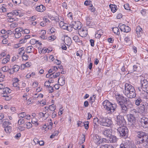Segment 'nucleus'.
<instances>
[{
  "instance_id": "obj_19",
  "label": "nucleus",
  "mask_w": 148,
  "mask_h": 148,
  "mask_svg": "<svg viewBox=\"0 0 148 148\" xmlns=\"http://www.w3.org/2000/svg\"><path fill=\"white\" fill-rule=\"evenodd\" d=\"M45 7L42 5H40L37 6L36 10L39 12H42L45 10Z\"/></svg>"
},
{
  "instance_id": "obj_39",
  "label": "nucleus",
  "mask_w": 148,
  "mask_h": 148,
  "mask_svg": "<svg viewBox=\"0 0 148 148\" xmlns=\"http://www.w3.org/2000/svg\"><path fill=\"white\" fill-rule=\"evenodd\" d=\"M133 70L131 71H129L128 73H132L134 71H137L138 70V66L136 65H134L133 66Z\"/></svg>"
},
{
  "instance_id": "obj_31",
  "label": "nucleus",
  "mask_w": 148,
  "mask_h": 148,
  "mask_svg": "<svg viewBox=\"0 0 148 148\" xmlns=\"http://www.w3.org/2000/svg\"><path fill=\"white\" fill-rule=\"evenodd\" d=\"M119 148H129V145L126 142L120 145Z\"/></svg>"
},
{
  "instance_id": "obj_14",
  "label": "nucleus",
  "mask_w": 148,
  "mask_h": 148,
  "mask_svg": "<svg viewBox=\"0 0 148 148\" xmlns=\"http://www.w3.org/2000/svg\"><path fill=\"white\" fill-rule=\"evenodd\" d=\"M127 116L129 122L132 123V125H134V123L136 121L135 116L130 114L127 115Z\"/></svg>"
},
{
  "instance_id": "obj_23",
  "label": "nucleus",
  "mask_w": 148,
  "mask_h": 148,
  "mask_svg": "<svg viewBox=\"0 0 148 148\" xmlns=\"http://www.w3.org/2000/svg\"><path fill=\"white\" fill-rule=\"evenodd\" d=\"M135 100V104L137 106H139L141 105L142 103L143 100L140 97H138L136 98Z\"/></svg>"
},
{
  "instance_id": "obj_52",
  "label": "nucleus",
  "mask_w": 148,
  "mask_h": 148,
  "mask_svg": "<svg viewBox=\"0 0 148 148\" xmlns=\"http://www.w3.org/2000/svg\"><path fill=\"white\" fill-rule=\"evenodd\" d=\"M25 122V121L23 119L21 118L19 119L18 121V123L19 125L23 124Z\"/></svg>"
},
{
  "instance_id": "obj_59",
  "label": "nucleus",
  "mask_w": 148,
  "mask_h": 148,
  "mask_svg": "<svg viewBox=\"0 0 148 148\" xmlns=\"http://www.w3.org/2000/svg\"><path fill=\"white\" fill-rule=\"evenodd\" d=\"M58 134V132L57 131L55 132L50 136V138H53L55 136H57Z\"/></svg>"
},
{
  "instance_id": "obj_40",
  "label": "nucleus",
  "mask_w": 148,
  "mask_h": 148,
  "mask_svg": "<svg viewBox=\"0 0 148 148\" xmlns=\"http://www.w3.org/2000/svg\"><path fill=\"white\" fill-rule=\"evenodd\" d=\"M73 40L75 42H79L81 41L79 37L77 36H74L73 37Z\"/></svg>"
},
{
  "instance_id": "obj_32",
  "label": "nucleus",
  "mask_w": 148,
  "mask_h": 148,
  "mask_svg": "<svg viewBox=\"0 0 148 148\" xmlns=\"http://www.w3.org/2000/svg\"><path fill=\"white\" fill-rule=\"evenodd\" d=\"M3 122L2 123V126L4 128L8 126V125L11 124L9 122L5 121H4V120H3Z\"/></svg>"
},
{
  "instance_id": "obj_64",
  "label": "nucleus",
  "mask_w": 148,
  "mask_h": 148,
  "mask_svg": "<svg viewBox=\"0 0 148 148\" xmlns=\"http://www.w3.org/2000/svg\"><path fill=\"white\" fill-rule=\"evenodd\" d=\"M27 42V41L23 37V38H22L21 40L19 41V42L20 43H23L26 42Z\"/></svg>"
},
{
  "instance_id": "obj_56",
  "label": "nucleus",
  "mask_w": 148,
  "mask_h": 148,
  "mask_svg": "<svg viewBox=\"0 0 148 148\" xmlns=\"http://www.w3.org/2000/svg\"><path fill=\"white\" fill-rule=\"evenodd\" d=\"M51 82H50V80H49L48 81H46L45 83L44 86H46L47 88H49V86H50V84Z\"/></svg>"
},
{
  "instance_id": "obj_6",
  "label": "nucleus",
  "mask_w": 148,
  "mask_h": 148,
  "mask_svg": "<svg viewBox=\"0 0 148 148\" xmlns=\"http://www.w3.org/2000/svg\"><path fill=\"white\" fill-rule=\"evenodd\" d=\"M120 112L119 114H126L128 112L129 109L131 108L133 106L132 103L130 102V103L119 106Z\"/></svg>"
},
{
  "instance_id": "obj_46",
  "label": "nucleus",
  "mask_w": 148,
  "mask_h": 148,
  "mask_svg": "<svg viewBox=\"0 0 148 148\" xmlns=\"http://www.w3.org/2000/svg\"><path fill=\"white\" fill-rule=\"evenodd\" d=\"M37 42H38V41H37L34 39H32L30 41V43L32 45H34L36 43H37Z\"/></svg>"
},
{
  "instance_id": "obj_12",
  "label": "nucleus",
  "mask_w": 148,
  "mask_h": 148,
  "mask_svg": "<svg viewBox=\"0 0 148 148\" xmlns=\"http://www.w3.org/2000/svg\"><path fill=\"white\" fill-rule=\"evenodd\" d=\"M140 122L142 126L144 128L148 127V118L146 117H143L140 119Z\"/></svg>"
},
{
  "instance_id": "obj_27",
  "label": "nucleus",
  "mask_w": 148,
  "mask_h": 148,
  "mask_svg": "<svg viewBox=\"0 0 148 148\" xmlns=\"http://www.w3.org/2000/svg\"><path fill=\"white\" fill-rule=\"evenodd\" d=\"M110 8L111 9L112 12L113 13L115 12L117 10L116 8H117L116 5H115L110 4L109 5Z\"/></svg>"
},
{
  "instance_id": "obj_20",
  "label": "nucleus",
  "mask_w": 148,
  "mask_h": 148,
  "mask_svg": "<svg viewBox=\"0 0 148 148\" xmlns=\"http://www.w3.org/2000/svg\"><path fill=\"white\" fill-rule=\"evenodd\" d=\"M99 119L97 118L94 119L93 120L94 128L96 129L99 126L98 124L99 123Z\"/></svg>"
},
{
  "instance_id": "obj_33",
  "label": "nucleus",
  "mask_w": 148,
  "mask_h": 148,
  "mask_svg": "<svg viewBox=\"0 0 148 148\" xmlns=\"http://www.w3.org/2000/svg\"><path fill=\"white\" fill-rule=\"evenodd\" d=\"M32 123L36 126H38L39 125V123L38 122V120L35 118H34L32 119Z\"/></svg>"
},
{
  "instance_id": "obj_57",
  "label": "nucleus",
  "mask_w": 148,
  "mask_h": 148,
  "mask_svg": "<svg viewBox=\"0 0 148 148\" xmlns=\"http://www.w3.org/2000/svg\"><path fill=\"white\" fill-rule=\"evenodd\" d=\"M19 81L18 79H16V81H15V82H14L12 85L14 87H17L18 86V82Z\"/></svg>"
},
{
  "instance_id": "obj_36",
  "label": "nucleus",
  "mask_w": 148,
  "mask_h": 148,
  "mask_svg": "<svg viewBox=\"0 0 148 148\" xmlns=\"http://www.w3.org/2000/svg\"><path fill=\"white\" fill-rule=\"evenodd\" d=\"M26 116V113L24 112H22L19 113L18 114V116L19 118H25V116Z\"/></svg>"
},
{
  "instance_id": "obj_55",
  "label": "nucleus",
  "mask_w": 148,
  "mask_h": 148,
  "mask_svg": "<svg viewBox=\"0 0 148 148\" xmlns=\"http://www.w3.org/2000/svg\"><path fill=\"white\" fill-rule=\"evenodd\" d=\"M124 7L125 10H130V5L128 3H127L124 5Z\"/></svg>"
},
{
  "instance_id": "obj_29",
  "label": "nucleus",
  "mask_w": 148,
  "mask_h": 148,
  "mask_svg": "<svg viewBox=\"0 0 148 148\" xmlns=\"http://www.w3.org/2000/svg\"><path fill=\"white\" fill-rule=\"evenodd\" d=\"M33 48V47L32 46H28L26 48V51L27 53H31L32 51Z\"/></svg>"
},
{
  "instance_id": "obj_51",
  "label": "nucleus",
  "mask_w": 148,
  "mask_h": 148,
  "mask_svg": "<svg viewBox=\"0 0 148 148\" xmlns=\"http://www.w3.org/2000/svg\"><path fill=\"white\" fill-rule=\"evenodd\" d=\"M137 129L140 127V124L138 122L136 123L135 122L134 123V125H133Z\"/></svg>"
},
{
  "instance_id": "obj_28",
  "label": "nucleus",
  "mask_w": 148,
  "mask_h": 148,
  "mask_svg": "<svg viewBox=\"0 0 148 148\" xmlns=\"http://www.w3.org/2000/svg\"><path fill=\"white\" fill-rule=\"evenodd\" d=\"M103 33V32L102 30H98L95 35L96 38H99L102 35Z\"/></svg>"
},
{
  "instance_id": "obj_21",
  "label": "nucleus",
  "mask_w": 148,
  "mask_h": 148,
  "mask_svg": "<svg viewBox=\"0 0 148 148\" xmlns=\"http://www.w3.org/2000/svg\"><path fill=\"white\" fill-rule=\"evenodd\" d=\"M64 42L66 45H70L71 42V39L69 37L66 36L65 37Z\"/></svg>"
},
{
  "instance_id": "obj_4",
  "label": "nucleus",
  "mask_w": 148,
  "mask_h": 148,
  "mask_svg": "<svg viewBox=\"0 0 148 148\" xmlns=\"http://www.w3.org/2000/svg\"><path fill=\"white\" fill-rule=\"evenodd\" d=\"M140 82L141 88H138V90L139 91H141V89L143 91H147V90L148 89V81L146 79L145 77H143V76H140Z\"/></svg>"
},
{
  "instance_id": "obj_7",
  "label": "nucleus",
  "mask_w": 148,
  "mask_h": 148,
  "mask_svg": "<svg viewBox=\"0 0 148 148\" xmlns=\"http://www.w3.org/2000/svg\"><path fill=\"white\" fill-rule=\"evenodd\" d=\"M99 124L102 126L109 127L112 124V121L111 119L103 117L100 118Z\"/></svg>"
},
{
  "instance_id": "obj_61",
  "label": "nucleus",
  "mask_w": 148,
  "mask_h": 148,
  "mask_svg": "<svg viewBox=\"0 0 148 148\" xmlns=\"http://www.w3.org/2000/svg\"><path fill=\"white\" fill-rule=\"evenodd\" d=\"M131 38L128 36L126 37L124 39V40L127 42H129L131 41Z\"/></svg>"
},
{
  "instance_id": "obj_35",
  "label": "nucleus",
  "mask_w": 148,
  "mask_h": 148,
  "mask_svg": "<svg viewBox=\"0 0 148 148\" xmlns=\"http://www.w3.org/2000/svg\"><path fill=\"white\" fill-rule=\"evenodd\" d=\"M7 19L8 21L10 23H12L14 21H17L18 20V18L15 17L7 18Z\"/></svg>"
},
{
  "instance_id": "obj_11",
  "label": "nucleus",
  "mask_w": 148,
  "mask_h": 148,
  "mask_svg": "<svg viewBox=\"0 0 148 148\" xmlns=\"http://www.w3.org/2000/svg\"><path fill=\"white\" fill-rule=\"evenodd\" d=\"M82 24L79 21H76L73 22L71 25V27H73L75 29L80 30L82 27Z\"/></svg>"
},
{
  "instance_id": "obj_53",
  "label": "nucleus",
  "mask_w": 148,
  "mask_h": 148,
  "mask_svg": "<svg viewBox=\"0 0 148 148\" xmlns=\"http://www.w3.org/2000/svg\"><path fill=\"white\" fill-rule=\"evenodd\" d=\"M56 38V36H51L48 37V40L53 41Z\"/></svg>"
},
{
  "instance_id": "obj_44",
  "label": "nucleus",
  "mask_w": 148,
  "mask_h": 148,
  "mask_svg": "<svg viewBox=\"0 0 148 148\" xmlns=\"http://www.w3.org/2000/svg\"><path fill=\"white\" fill-rule=\"evenodd\" d=\"M14 35L15 38H18L21 36V32H15Z\"/></svg>"
},
{
  "instance_id": "obj_49",
  "label": "nucleus",
  "mask_w": 148,
  "mask_h": 148,
  "mask_svg": "<svg viewBox=\"0 0 148 148\" xmlns=\"http://www.w3.org/2000/svg\"><path fill=\"white\" fill-rule=\"evenodd\" d=\"M18 10H15L12 11L14 17V16L19 15V13L18 12Z\"/></svg>"
},
{
  "instance_id": "obj_17",
  "label": "nucleus",
  "mask_w": 148,
  "mask_h": 148,
  "mask_svg": "<svg viewBox=\"0 0 148 148\" xmlns=\"http://www.w3.org/2000/svg\"><path fill=\"white\" fill-rule=\"evenodd\" d=\"M136 33L138 37H140L143 34V30L142 28L139 26H138L136 29Z\"/></svg>"
},
{
  "instance_id": "obj_18",
  "label": "nucleus",
  "mask_w": 148,
  "mask_h": 148,
  "mask_svg": "<svg viewBox=\"0 0 148 148\" xmlns=\"http://www.w3.org/2000/svg\"><path fill=\"white\" fill-rule=\"evenodd\" d=\"M109 141L112 143H116L117 142L118 138L112 135L110 136L108 138Z\"/></svg>"
},
{
  "instance_id": "obj_3",
  "label": "nucleus",
  "mask_w": 148,
  "mask_h": 148,
  "mask_svg": "<svg viewBox=\"0 0 148 148\" xmlns=\"http://www.w3.org/2000/svg\"><path fill=\"white\" fill-rule=\"evenodd\" d=\"M103 105L107 112L110 114L114 112L117 107L116 104L112 103L108 100L104 101L103 103Z\"/></svg>"
},
{
  "instance_id": "obj_22",
  "label": "nucleus",
  "mask_w": 148,
  "mask_h": 148,
  "mask_svg": "<svg viewBox=\"0 0 148 148\" xmlns=\"http://www.w3.org/2000/svg\"><path fill=\"white\" fill-rule=\"evenodd\" d=\"M65 77H64L61 76L58 79V83H60V85L61 86H62L65 84Z\"/></svg>"
},
{
  "instance_id": "obj_54",
  "label": "nucleus",
  "mask_w": 148,
  "mask_h": 148,
  "mask_svg": "<svg viewBox=\"0 0 148 148\" xmlns=\"http://www.w3.org/2000/svg\"><path fill=\"white\" fill-rule=\"evenodd\" d=\"M94 138H97V139L98 140L97 141L98 143L99 144L100 143H101L102 142V141H101L102 140L101 139H99V136L98 135H95Z\"/></svg>"
},
{
  "instance_id": "obj_2",
  "label": "nucleus",
  "mask_w": 148,
  "mask_h": 148,
  "mask_svg": "<svg viewBox=\"0 0 148 148\" xmlns=\"http://www.w3.org/2000/svg\"><path fill=\"white\" fill-rule=\"evenodd\" d=\"M125 93L127 97L130 98H133L136 96L134 87L130 84L125 83Z\"/></svg>"
},
{
  "instance_id": "obj_48",
  "label": "nucleus",
  "mask_w": 148,
  "mask_h": 148,
  "mask_svg": "<svg viewBox=\"0 0 148 148\" xmlns=\"http://www.w3.org/2000/svg\"><path fill=\"white\" fill-rule=\"evenodd\" d=\"M8 67L6 66H4L1 68V70L3 72H6L8 71Z\"/></svg>"
},
{
  "instance_id": "obj_34",
  "label": "nucleus",
  "mask_w": 148,
  "mask_h": 148,
  "mask_svg": "<svg viewBox=\"0 0 148 148\" xmlns=\"http://www.w3.org/2000/svg\"><path fill=\"white\" fill-rule=\"evenodd\" d=\"M112 31L114 33L116 34L117 35H119L120 34L119 29L117 27L113 28L112 29Z\"/></svg>"
},
{
  "instance_id": "obj_50",
  "label": "nucleus",
  "mask_w": 148,
  "mask_h": 148,
  "mask_svg": "<svg viewBox=\"0 0 148 148\" xmlns=\"http://www.w3.org/2000/svg\"><path fill=\"white\" fill-rule=\"evenodd\" d=\"M22 57L23 60H28V56L26 54H25V53H23V55H22Z\"/></svg>"
},
{
  "instance_id": "obj_9",
  "label": "nucleus",
  "mask_w": 148,
  "mask_h": 148,
  "mask_svg": "<svg viewBox=\"0 0 148 148\" xmlns=\"http://www.w3.org/2000/svg\"><path fill=\"white\" fill-rule=\"evenodd\" d=\"M116 123L119 125L123 126L126 123L124 116L119 114L116 116Z\"/></svg>"
},
{
  "instance_id": "obj_41",
  "label": "nucleus",
  "mask_w": 148,
  "mask_h": 148,
  "mask_svg": "<svg viewBox=\"0 0 148 148\" xmlns=\"http://www.w3.org/2000/svg\"><path fill=\"white\" fill-rule=\"evenodd\" d=\"M89 122L88 121L85 122L83 123V125L84 126L86 130H88L89 128Z\"/></svg>"
},
{
  "instance_id": "obj_47",
  "label": "nucleus",
  "mask_w": 148,
  "mask_h": 148,
  "mask_svg": "<svg viewBox=\"0 0 148 148\" xmlns=\"http://www.w3.org/2000/svg\"><path fill=\"white\" fill-rule=\"evenodd\" d=\"M83 137L82 138L80 139L79 141V143L81 144L83 143L85 141L86 139V136L85 135L83 134Z\"/></svg>"
},
{
  "instance_id": "obj_62",
  "label": "nucleus",
  "mask_w": 148,
  "mask_h": 148,
  "mask_svg": "<svg viewBox=\"0 0 148 148\" xmlns=\"http://www.w3.org/2000/svg\"><path fill=\"white\" fill-rule=\"evenodd\" d=\"M47 88L49 89L48 90L49 93H52L53 92L54 89L53 87L50 86Z\"/></svg>"
},
{
  "instance_id": "obj_13",
  "label": "nucleus",
  "mask_w": 148,
  "mask_h": 148,
  "mask_svg": "<svg viewBox=\"0 0 148 148\" xmlns=\"http://www.w3.org/2000/svg\"><path fill=\"white\" fill-rule=\"evenodd\" d=\"M78 33L82 37H86L88 34L87 30L86 29H80L78 31Z\"/></svg>"
},
{
  "instance_id": "obj_38",
  "label": "nucleus",
  "mask_w": 148,
  "mask_h": 148,
  "mask_svg": "<svg viewBox=\"0 0 148 148\" xmlns=\"http://www.w3.org/2000/svg\"><path fill=\"white\" fill-rule=\"evenodd\" d=\"M5 128L4 130L6 133H10L12 131V127L11 126H8Z\"/></svg>"
},
{
  "instance_id": "obj_24",
  "label": "nucleus",
  "mask_w": 148,
  "mask_h": 148,
  "mask_svg": "<svg viewBox=\"0 0 148 148\" xmlns=\"http://www.w3.org/2000/svg\"><path fill=\"white\" fill-rule=\"evenodd\" d=\"M10 55H7V56H6V57L5 58H4L2 60V63L3 64H5L7 63L10 60Z\"/></svg>"
},
{
  "instance_id": "obj_25",
  "label": "nucleus",
  "mask_w": 148,
  "mask_h": 148,
  "mask_svg": "<svg viewBox=\"0 0 148 148\" xmlns=\"http://www.w3.org/2000/svg\"><path fill=\"white\" fill-rule=\"evenodd\" d=\"M92 18L91 17L87 16L86 18V25L88 26L91 25V23L92 21Z\"/></svg>"
},
{
  "instance_id": "obj_15",
  "label": "nucleus",
  "mask_w": 148,
  "mask_h": 148,
  "mask_svg": "<svg viewBox=\"0 0 148 148\" xmlns=\"http://www.w3.org/2000/svg\"><path fill=\"white\" fill-rule=\"evenodd\" d=\"M103 134L108 138L112 135V130L110 129H105L103 131Z\"/></svg>"
},
{
  "instance_id": "obj_58",
  "label": "nucleus",
  "mask_w": 148,
  "mask_h": 148,
  "mask_svg": "<svg viewBox=\"0 0 148 148\" xmlns=\"http://www.w3.org/2000/svg\"><path fill=\"white\" fill-rule=\"evenodd\" d=\"M7 16L8 17V18L14 17L12 12H11L8 13L7 14Z\"/></svg>"
},
{
  "instance_id": "obj_5",
  "label": "nucleus",
  "mask_w": 148,
  "mask_h": 148,
  "mask_svg": "<svg viewBox=\"0 0 148 148\" xmlns=\"http://www.w3.org/2000/svg\"><path fill=\"white\" fill-rule=\"evenodd\" d=\"M116 98L119 106L128 103L129 101L128 98L119 94L116 95Z\"/></svg>"
},
{
  "instance_id": "obj_10",
  "label": "nucleus",
  "mask_w": 148,
  "mask_h": 148,
  "mask_svg": "<svg viewBox=\"0 0 148 148\" xmlns=\"http://www.w3.org/2000/svg\"><path fill=\"white\" fill-rule=\"evenodd\" d=\"M119 27L121 30L124 32L127 33L131 30L130 28L128 26L122 23L119 24Z\"/></svg>"
},
{
  "instance_id": "obj_37",
  "label": "nucleus",
  "mask_w": 148,
  "mask_h": 148,
  "mask_svg": "<svg viewBox=\"0 0 148 148\" xmlns=\"http://www.w3.org/2000/svg\"><path fill=\"white\" fill-rule=\"evenodd\" d=\"M56 105L52 104L49 106V111L53 112L56 109Z\"/></svg>"
},
{
  "instance_id": "obj_8",
  "label": "nucleus",
  "mask_w": 148,
  "mask_h": 148,
  "mask_svg": "<svg viewBox=\"0 0 148 148\" xmlns=\"http://www.w3.org/2000/svg\"><path fill=\"white\" fill-rule=\"evenodd\" d=\"M117 130L119 132L120 137H126L127 136L128 130L127 127L124 125L121 126V127L118 128Z\"/></svg>"
},
{
  "instance_id": "obj_30",
  "label": "nucleus",
  "mask_w": 148,
  "mask_h": 148,
  "mask_svg": "<svg viewBox=\"0 0 148 148\" xmlns=\"http://www.w3.org/2000/svg\"><path fill=\"white\" fill-rule=\"evenodd\" d=\"M138 113V111L135 109H131L130 111V114L135 116Z\"/></svg>"
},
{
  "instance_id": "obj_26",
  "label": "nucleus",
  "mask_w": 148,
  "mask_h": 148,
  "mask_svg": "<svg viewBox=\"0 0 148 148\" xmlns=\"http://www.w3.org/2000/svg\"><path fill=\"white\" fill-rule=\"evenodd\" d=\"M3 94H9L11 92V90L8 87H5L3 90Z\"/></svg>"
},
{
  "instance_id": "obj_16",
  "label": "nucleus",
  "mask_w": 148,
  "mask_h": 148,
  "mask_svg": "<svg viewBox=\"0 0 148 148\" xmlns=\"http://www.w3.org/2000/svg\"><path fill=\"white\" fill-rule=\"evenodd\" d=\"M145 112V107L143 104L141 105L138 108V113L141 114L142 115H144Z\"/></svg>"
},
{
  "instance_id": "obj_60",
  "label": "nucleus",
  "mask_w": 148,
  "mask_h": 148,
  "mask_svg": "<svg viewBox=\"0 0 148 148\" xmlns=\"http://www.w3.org/2000/svg\"><path fill=\"white\" fill-rule=\"evenodd\" d=\"M26 125L27 126V129H29L32 127V124L30 122L27 123L26 124Z\"/></svg>"
},
{
  "instance_id": "obj_63",
  "label": "nucleus",
  "mask_w": 148,
  "mask_h": 148,
  "mask_svg": "<svg viewBox=\"0 0 148 148\" xmlns=\"http://www.w3.org/2000/svg\"><path fill=\"white\" fill-rule=\"evenodd\" d=\"M8 71L10 74H13L15 72L12 68L10 69L8 68Z\"/></svg>"
},
{
  "instance_id": "obj_1",
  "label": "nucleus",
  "mask_w": 148,
  "mask_h": 148,
  "mask_svg": "<svg viewBox=\"0 0 148 148\" xmlns=\"http://www.w3.org/2000/svg\"><path fill=\"white\" fill-rule=\"evenodd\" d=\"M137 137L138 143L140 145L146 148L148 147V135L142 131L136 132Z\"/></svg>"
},
{
  "instance_id": "obj_45",
  "label": "nucleus",
  "mask_w": 148,
  "mask_h": 148,
  "mask_svg": "<svg viewBox=\"0 0 148 148\" xmlns=\"http://www.w3.org/2000/svg\"><path fill=\"white\" fill-rule=\"evenodd\" d=\"M18 24L16 22H14L11 24L10 25V28L11 29H13L17 27Z\"/></svg>"
},
{
  "instance_id": "obj_43",
  "label": "nucleus",
  "mask_w": 148,
  "mask_h": 148,
  "mask_svg": "<svg viewBox=\"0 0 148 148\" xmlns=\"http://www.w3.org/2000/svg\"><path fill=\"white\" fill-rule=\"evenodd\" d=\"M12 68H13L15 72L18 71L19 69V66L17 65L13 66Z\"/></svg>"
},
{
  "instance_id": "obj_42",
  "label": "nucleus",
  "mask_w": 148,
  "mask_h": 148,
  "mask_svg": "<svg viewBox=\"0 0 148 148\" xmlns=\"http://www.w3.org/2000/svg\"><path fill=\"white\" fill-rule=\"evenodd\" d=\"M100 148H114L111 145H109L107 144L101 145Z\"/></svg>"
}]
</instances>
